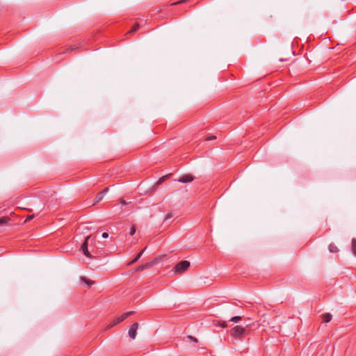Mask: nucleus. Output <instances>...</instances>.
I'll return each instance as SVG.
<instances>
[{"label": "nucleus", "instance_id": "obj_3", "mask_svg": "<svg viewBox=\"0 0 356 356\" xmlns=\"http://www.w3.org/2000/svg\"><path fill=\"white\" fill-rule=\"evenodd\" d=\"M90 240V236H88L85 238L84 242L81 245V250L83 252V253L84 254V255H86L87 257L92 258L93 257H92L91 252L88 250Z\"/></svg>", "mask_w": 356, "mask_h": 356}, {"label": "nucleus", "instance_id": "obj_18", "mask_svg": "<svg viewBox=\"0 0 356 356\" xmlns=\"http://www.w3.org/2000/svg\"><path fill=\"white\" fill-rule=\"evenodd\" d=\"M172 217V213H168V214H167V216H165V220H170Z\"/></svg>", "mask_w": 356, "mask_h": 356}, {"label": "nucleus", "instance_id": "obj_16", "mask_svg": "<svg viewBox=\"0 0 356 356\" xmlns=\"http://www.w3.org/2000/svg\"><path fill=\"white\" fill-rule=\"evenodd\" d=\"M138 29V25H136V26H134L131 29V30L130 31V32H129V33H134V32H136Z\"/></svg>", "mask_w": 356, "mask_h": 356}, {"label": "nucleus", "instance_id": "obj_9", "mask_svg": "<svg viewBox=\"0 0 356 356\" xmlns=\"http://www.w3.org/2000/svg\"><path fill=\"white\" fill-rule=\"evenodd\" d=\"M146 248H145L143 250H141L129 264V266H131L135 263H136L139 259L142 257L143 254L145 251Z\"/></svg>", "mask_w": 356, "mask_h": 356}, {"label": "nucleus", "instance_id": "obj_19", "mask_svg": "<svg viewBox=\"0 0 356 356\" xmlns=\"http://www.w3.org/2000/svg\"><path fill=\"white\" fill-rule=\"evenodd\" d=\"M102 237L103 238H107L108 237V234L107 232H104L102 234Z\"/></svg>", "mask_w": 356, "mask_h": 356}, {"label": "nucleus", "instance_id": "obj_6", "mask_svg": "<svg viewBox=\"0 0 356 356\" xmlns=\"http://www.w3.org/2000/svg\"><path fill=\"white\" fill-rule=\"evenodd\" d=\"M109 188H106L105 189H104L102 191H101L100 193H99L96 197H95L94 199V203L93 204H95L99 202H101L102 200V199L104 198V195L108 193Z\"/></svg>", "mask_w": 356, "mask_h": 356}, {"label": "nucleus", "instance_id": "obj_23", "mask_svg": "<svg viewBox=\"0 0 356 356\" xmlns=\"http://www.w3.org/2000/svg\"><path fill=\"white\" fill-rule=\"evenodd\" d=\"M106 263V261H102L99 264V265H104V264H105Z\"/></svg>", "mask_w": 356, "mask_h": 356}, {"label": "nucleus", "instance_id": "obj_25", "mask_svg": "<svg viewBox=\"0 0 356 356\" xmlns=\"http://www.w3.org/2000/svg\"><path fill=\"white\" fill-rule=\"evenodd\" d=\"M216 138V136L212 137L211 138H208L207 140H211Z\"/></svg>", "mask_w": 356, "mask_h": 356}, {"label": "nucleus", "instance_id": "obj_17", "mask_svg": "<svg viewBox=\"0 0 356 356\" xmlns=\"http://www.w3.org/2000/svg\"><path fill=\"white\" fill-rule=\"evenodd\" d=\"M6 222V218H0V226L5 224Z\"/></svg>", "mask_w": 356, "mask_h": 356}, {"label": "nucleus", "instance_id": "obj_12", "mask_svg": "<svg viewBox=\"0 0 356 356\" xmlns=\"http://www.w3.org/2000/svg\"><path fill=\"white\" fill-rule=\"evenodd\" d=\"M352 252L353 254L356 257V239L353 238L352 240Z\"/></svg>", "mask_w": 356, "mask_h": 356}, {"label": "nucleus", "instance_id": "obj_7", "mask_svg": "<svg viewBox=\"0 0 356 356\" xmlns=\"http://www.w3.org/2000/svg\"><path fill=\"white\" fill-rule=\"evenodd\" d=\"M193 179H194V177L193 175H191L190 174H186V175H184L181 176L179 178L178 181H179L181 183L186 184V183L191 182Z\"/></svg>", "mask_w": 356, "mask_h": 356}, {"label": "nucleus", "instance_id": "obj_8", "mask_svg": "<svg viewBox=\"0 0 356 356\" xmlns=\"http://www.w3.org/2000/svg\"><path fill=\"white\" fill-rule=\"evenodd\" d=\"M152 265H153L152 262H147L144 264L138 266L136 268V271H137V272L142 271L145 269H147V268H150L151 266H152Z\"/></svg>", "mask_w": 356, "mask_h": 356}, {"label": "nucleus", "instance_id": "obj_26", "mask_svg": "<svg viewBox=\"0 0 356 356\" xmlns=\"http://www.w3.org/2000/svg\"><path fill=\"white\" fill-rule=\"evenodd\" d=\"M227 325V323H224L223 325H222V327H225Z\"/></svg>", "mask_w": 356, "mask_h": 356}, {"label": "nucleus", "instance_id": "obj_5", "mask_svg": "<svg viewBox=\"0 0 356 356\" xmlns=\"http://www.w3.org/2000/svg\"><path fill=\"white\" fill-rule=\"evenodd\" d=\"M138 327V323H134L132 324V325L130 327L129 330V336L131 339H134L136 337L137 334V330Z\"/></svg>", "mask_w": 356, "mask_h": 356}, {"label": "nucleus", "instance_id": "obj_11", "mask_svg": "<svg viewBox=\"0 0 356 356\" xmlns=\"http://www.w3.org/2000/svg\"><path fill=\"white\" fill-rule=\"evenodd\" d=\"M328 248H329V251L332 253L337 252L339 251L338 248L333 243L330 244Z\"/></svg>", "mask_w": 356, "mask_h": 356}, {"label": "nucleus", "instance_id": "obj_24", "mask_svg": "<svg viewBox=\"0 0 356 356\" xmlns=\"http://www.w3.org/2000/svg\"><path fill=\"white\" fill-rule=\"evenodd\" d=\"M181 3L180 1H177V2L174 3L173 4L176 5V4H178V3Z\"/></svg>", "mask_w": 356, "mask_h": 356}, {"label": "nucleus", "instance_id": "obj_21", "mask_svg": "<svg viewBox=\"0 0 356 356\" xmlns=\"http://www.w3.org/2000/svg\"><path fill=\"white\" fill-rule=\"evenodd\" d=\"M165 179V177H163L160 178L159 180L158 181V184L162 183Z\"/></svg>", "mask_w": 356, "mask_h": 356}, {"label": "nucleus", "instance_id": "obj_20", "mask_svg": "<svg viewBox=\"0 0 356 356\" xmlns=\"http://www.w3.org/2000/svg\"><path fill=\"white\" fill-rule=\"evenodd\" d=\"M188 337L190 339H191L193 341H194V342H197V340L196 339V338H195V337H194L188 336Z\"/></svg>", "mask_w": 356, "mask_h": 356}, {"label": "nucleus", "instance_id": "obj_1", "mask_svg": "<svg viewBox=\"0 0 356 356\" xmlns=\"http://www.w3.org/2000/svg\"><path fill=\"white\" fill-rule=\"evenodd\" d=\"M248 332V330L246 327H243L238 325L234 327L230 330L231 335L238 339H241L243 337H245Z\"/></svg>", "mask_w": 356, "mask_h": 356}, {"label": "nucleus", "instance_id": "obj_10", "mask_svg": "<svg viewBox=\"0 0 356 356\" xmlns=\"http://www.w3.org/2000/svg\"><path fill=\"white\" fill-rule=\"evenodd\" d=\"M332 314L330 313H326L323 315V320L324 323H329L332 320Z\"/></svg>", "mask_w": 356, "mask_h": 356}, {"label": "nucleus", "instance_id": "obj_14", "mask_svg": "<svg viewBox=\"0 0 356 356\" xmlns=\"http://www.w3.org/2000/svg\"><path fill=\"white\" fill-rule=\"evenodd\" d=\"M82 280L88 286H92L95 282L93 281H91L90 280H88L87 278L86 277H83L82 278Z\"/></svg>", "mask_w": 356, "mask_h": 356}, {"label": "nucleus", "instance_id": "obj_2", "mask_svg": "<svg viewBox=\"0 0 356 356\" xmlns=\"http://www.w3.org/2000/svg\"><path fill=\"white\" fill-rule=\"evenodd\" d=\"M190 266V262L186 260H183L177 263L173 270L175 271V273L176 274H180L185 270H186Z\"/></svg>", "mask_w": 356, "mask_h": 356}, {"label": "nucleus", "instance_id": "obj_13", "mask_svg": "<svg viewBox=\"0 0 356 356\" xmlns=\"http://www.w3.org/2000/svg\"><path fill=\"white\" fill-rule=\"evenodd\" d=\"M241 320V317L240 316H235L230 318V321L233 323H238Z\"/></svg>", "mask_w": 356, "mask_h": 356}, {"label": "nucleus", "instance_id": "obj_15", "mask_svg": "<svg viewBox=\"0 0 356 356\" xmlns=\"http://www.w3.org/2000/svg\"><path fill=\"white\" fill-rule=\"evenodd\" d=\"M136 233V227L132 226L129 230V235L133 236Z\"/></svg>", "mask_w": 356, "mask_h": 356}, {"label": "nucleus", "instance_id": "obj_4", "mask_svg": "<svg viewBox=\"0 0 356 356\" xmlns=\"http://www.w3.org/2000/svg\"><path fill=\"white\" fill-rule=\"evenodd\" d=\"M134 312L133 311H131V312H125L123 314H122L121 316H120L119 317H118L116 319H115L112 323L110 325V327H113L115 325H117L118 323L122 322V321H124L125 318H127L128 316H131L132 314H134Z\"/></svg>", "mask_w": 356, "mask_h": 356}, {"label": "nucleus", "instance_id": "obj_22", "mask_svg": "<svg viewBox=\"0 0 356 356\" xmlns=\"http://www.w3.org/2000/svg\"><path fill=\"white\" fill-rule=\"evenodd\" d=\"M121 204L122 206L127 205V202H125V200H122Z\"/></svg>", "mask_w": 356, "mask_h": 356}]
</instances>
